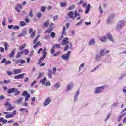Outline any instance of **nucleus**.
Instances as JSON below:
<instances>
[{"label": "nucleus", "instance_id": "63", "mask_svg": "<svg viewBox=\"0 0 126 126\" xmlns=\"http://www.w3.org/2000/svg\"><path fill=\"white\" fill-rule=\"evenodd\" d=\"M7 75H8L9 76H10V75H12V72L11 71H8L7 72Z\"/></svg>", "mask_w": 126, "mask_h": 126}, {"label": "nucleus", "instance_id": "19", "mask_svg": "<svg viewBox=\"0 0 126 126\" xmlns=\"http://www.w3.org/2000/svg\"><path fill=\"white\" fill-rule=\"evenodd\" d=\"M16 50V48L12 50L11 53H10L9 54L10 58H13V57L14 56V52H15Z\"/></svg>", "mask_w": 126, "mask_h": 126}, {"label": "nucleus", "instance_id": "29", "mask_svg": "<svg viewBox=\"0 0 126 126\" xmlns=\"http://www.w3.org/2000/svg\"><path fill=\"white\" fill-rule=\"evenodd\" d=\"M61 48V45L60 44H55L53 45V48L54 49H59Z\"/></svg>", "mask_w": 126, "mask_h": 126}, {"label": "nucleus", "instance_id": "57", "mask_svg": "<svg viewBox=\"0 0 126 126\" xmlns=\"http://www.w3.org/2000/svg\"><path fill=\"white\" fill-rule=\"evenodd\" d=\"M46 10V7L42 6L41 7V11L42 12H45V11Z\"/></svg>", "mask_w": 126, "mask_h": 126}, {"label": "nucleus", "instance_id": "32", "mask_svg": "<svg viewBox=\"0 0 126 126\" xmlns=\"http://www.w3.org/2000/svg\"><path fill=\"white\" fill-rule=\"evenodd\" d=\"M18 75L19 76V78L20 79H22V78H23V77H24V75H25V73L20 74Z\"/></svg>", "mask_w": 126, "mask_h": 126}, {"label": "nucleus", "instance_id": "60", "mask_svg": "<svg viewBox=\"0 0 126 126\" xmlns=\"http://www.w3.org/2000/svg\"><path fill=\"white\" fill-rule=\"evenodd\" d=\"M10 63H11V61H10V60H9L5 63V64H6V65H7V64H10Z\"/></svg>", "mask_w": 126, "mask_h": 126}, {"label": "nucleus", "instance_id": "41", "mask_svg": "<svg viewBox=\"0 0 126 126\" xmlns=\"http://www.w3.org/2000/svg\"><path fill=\"white\" fill-rule=\"evenodd\" d=\"M40 37V35H38L36 38L33 40V44H36L37 43V41H38V39Z\"/></svg>", "mask_w": 126, "mask_h": 126}, {"label": "nucleus", "instance_id": "64", "mask_svg": "<svg viewBox=\"0 0 126 126\" xmlns=\"http://www.w3.org/2000/svg\"><path fill=\"white\" fill-rule=\"evenodd\" d=\"M123 92H124V93L125 94H126V87H125L123 88Z\"/></svg>", "mask_w": 126, "mask_h": 126}, {"label": "nucleus", "instance_id": "54", "mask_svg": "<svg viewBox=\"0 0 126 126\" xmlns=\"http://www.w3.org/2000/svg\"><path fill=\"white\" fill-rule=\"evenodd\" d=\"M51 37L53 38H55V36H56V34L54 32H52L50 35Z\"/></svg>", "mask_w": 126, "mask_h": 126}, {"label": "nucleus", "instance_id": "2", "mask_svg": "<svg viewBox=\"0 0 126 126\" xmlns=\"http://www.w3.org/2000/svg\"><path fill=\"white\" fill-rule=\"evenodd\" d=\"M114 18L115 14L114 13H110V15L108 16V18L107 19V24H112L113 23V21L114 20Z\"/></svg>", "mask_w": 126, "mask_h": 126}, {"label": "nucleus", "instance_id": "3", "mask_svg": "<svg viewBox=\"0 0 126 126\" xmlns=\"http://www.w3.org/2000/svg\"><path fill=\"white\" fill-rule=\"evenodd\" d=\"M106 88V86H102L100 87H97L95 88V90L94 91L95 94H99V93H101L102 92L103 90Z\"/></svg>", "mask_w": 126, "mask_h": 126}, {"label": "nucleus", "instance_id": "34", "mask_svg": "<svg viewBox=\"0 0 126 126\" xmlns=\"http://www.w3.org/2000/svg\"><path fill=\"white\" fill-rule=\"evenodd\" d=\"M28 94H29V93H28L27 92V91H25L23 92V94H22V96H28Z\"/></svg>", "mask_w": 126, "mask_h": 126}, {"label": "nucleus", "instance_id": "6", "mask_svg": "<svg viewBox=\"0 0 126 126\" xmlns=\"http://www.w3.org/2000/svg\"><path fill=\"white\" fill-rule=\"evenodd\" d=\"M43 56L38 60V64H41V63H42V61H44V59H45L46 56H47V51L43 50Z\"/></svg>", "mask_w": 126, "mask_h": 126}, {"label": "nucleus", "instance_id": "26", "mask_svg": "<svg viewBox=\"0 0 126 126\" xmlns=\"http://www.w3.org/2000/svg\"><path fill=\"white\" fill-rule=\"evenodd\" d=\"M20 25L21 27H23V26L26 25V23L24 21H20Z\"/></svg>", "mask_w": 126, "mask_h": 126}, {"label": "nucleus", "instance_id": "16", "mask_svg": "<svg viewBox=\"0 0 126 126\" xmlns=\"http://www.w3.org/2000/svg\"><path fill=\"white\" fill-rule=\"evenodd\" d=\"M54 87L55 89H58V88H60L61 87V83L60 82H57L54 84Z\"/></svg>", "mask_w": 126, "mask_h": 126}, {"label": "nucleus", "instance_id": "61", "mask_svg": "<svg viewBox=\"0 0 126 126\" xmlns=\"http://www.w3.org/2000/svg\"><path fill=\"white\" fill-rule=\"evenodd\" d=\"M13 29L17 30V29H19V27L18 26H15L13 27Z\"/></svg>", "mask_w": 126, "mask_h": 126}, {"label": "nucleus", "instance_id": "15", "mask_svg": "<svg viewBox=\"0 0 126 126\" xmlns=\"http://www.w3.org/2000/svg\"><path fill=\"white\" fill-rule=\"evenodd\" d=\"M95 39L94 38L91 39L89 42L90 46H94L95 45Z\"/></svg>", "mask_w": 126, "mask_h": 126}, {"label": "nucleus", "instance_id": "45", "mask_svg": "<svg viewBox=\"0 0 126 126\" xmlns=\"http://www.w3.org/2000/svg\"><path fill=\"white\" fill-rule=\"evenodd\" d=\"M26 46V44H23V45L22 46H20L19 47V49L20 50H23V49H24V48H25V47Z\"/></svg>", "mask_w": 126, "mask_h": 126}, {"label": "nucleus", "instance_id": "4", "mask_svg": "<svg viewBox=\"0 0 126 126\" xmlns=\"http://www.w3.org/2000/svg\"><path fill=\"white\" fill-rule=\"evenodd\" d=\"M68 40H69V38H68V37L65 38L62 40V43H61V45H62V46H65V45H67V44H69V45H70V49H71L72 48V45L71 44V43H70L69 41H68Z\"/></svg>", "mask_w": 126, "mask_h": 126}, {"label": "nucleus", "instance_id": "58", "mask_svg": "<svg viewBox=\"0 0 126 126\" xmlns=\"http://www.w3.org/2000/svg\"><path fill=\"white\" fill-rule=\"evenodd\" d=\"M11 81V80H6L4 81V83H10V82Z\"/></svg>", "mask_w": 126, "mask_h": 126}, {"label": "nucleus", "instance_id": "53", "mask_svg": "<svg viewBox=\"0 0 126 126\" xmlns=\"http://www.w3.org/2000/svg\"><path fill=\"white\" fill-rule=\"evenodd\" d=\"M5 99V97L4 95L0 96V101H2V100H4Z\"/></svg>", "mask_w": 126, "mask_h": 126}, {"label": "nucleus", "instance_id": "27", "mask_svg": "<svg viewBox=\"0 0 126 126\" xmlns=\"http://www.w3.org/2000/svg\"><path fill=\"white\" fill-rule=\"evenodd\" d=\"M23 54V51L19 52L17 53L16 58H20L21 55Z\"/></svg>", "mask_w": 126, "mask_h": 126}, {"label": "nucleus", "instance_id": "35", "mask_svg": "<svg viewBox=\"0 0 126 126\" xmlns=\"http://www.w3.org/2000/svg\"><path fill=\"white\" fill-rule=\"evenodd\" d=\"M29 98H30V94H28V95L26 96L25 98V102H27V101H28V100H29Z\"/></svg>", "mask_w": 126, "mask_h": 126}, {"label": "nucleus", "instance_id": "51", "mask_svg": "<svg viewBox=\"0 0 126 126\" xmlns=\"http://www.w3.org/2000/svg\"><path fill=\"white\" fill-rule=\"evenodd\" d=\"M5 21H6L5 17H4L2 23L3 26H5Z\"/></svg>", "mask_w": 126, "mask_h": 126}, {"label": "nucleus", "instance_id": "9", "mask_svg": "<svg viewBox=\"0 0 126 126\" xmlns=\"http://www.w3.org/2000/svg\"><path fill=\"white\" fill-rule=\"evenodd\" d=\"M79 93H80V92L79 91V90H78L76 93L74 95V102H76V101H77V99L78 98V96H79Z\"/></svg>", "mask_w": 126, "mask_h": 126}, {"label": "nucleus", "instance_id": "13", "mask_svg": "<svg viewBox=\"0 0 126 126\" xmlns=\"http://www.w3.org/2000/svg\"><path fill=\"white\" fill-rule=\"evenodd\" d=\"M72 88H73V83H70L67 86V90H66V91H69V90H70L71 89H72Z\"/></svg>", "mask_w": 126, "mask_h": 126}, {"label": "nucleus", "instance_id": "36", "mask_svg": "<svg viewBox=\"0 0 126 126\" xmlns=\"http://www.w3.org/2000/svg\"><path fill=\"white\" fill-rule=\"evenodd\" d=\"M65 35H66V32L64 31H63L61 39H63V36H65Z\"/></svg>", "mask_w": 126, "mask_h": 126}, {"label": "nucleus", "instance_id": "49", "mask_svg": "<svg viewBox=\"0 0 126 126\" xmlns=\"http://www.w3.org/2000/svg\"><path fill=\"white\" fill-rule=\"evenodd\" d=\"M36 82H37L36 81H33L32 83L30 86V87H32V86H34V85H35V84L36 83Z\"/></svg>", "mask_w": 126, "mask_h": 126}, {"label": "nucleus", "instance_id": "42", "mask_svg": "<svg viewBox=\"0 0 126 126\" xmlns=\"http://www.w3.org/2000/svg\"><path fill=\"white\" fill-rule=\"evenodd\" d=\"M74 7H75V5H72L71 6H70V7L68 8V10H72L74 9Z\"/></svg>", "mask_w": 126, "mask_h": 126}, {"label": "nucleus", "instance_id": "21", "mask_svg": "<svg viewBox=\"0 0 126 126\" xmlns=\"http://www.w3.org/2000/svg\"><path fill=\"white\" fill-rule=\"evenodd\" d=\"M74 13L73 11H70L68 13V16H69L70 18H73V15Z\"/></svg>", "mask_w": 126, "mask_h": 126}, {"label": "nucleus", "instance_id": "30", "mask_svg": "<svg viewBox=\"0 0 126 126\" xmlns=\"http://www.w3.org/2000/svg\"><path fill=\"white\" fill-rule=\"evenodd\" d=\"M20 112H25L26 113H28V110L26 109V108H21L19 109Z\"/></svg>", "mask_w": 126, "mask_h": 126}, {"label": "nucleus", "instance_id": "12", "mask_svg": "<svg viewBox=\"0 0 126 126\" xmlns=\"http://www.w3.org/2000/svg\"><path fill=\"white\" fill-rule=\"evenodd\" d=\"M13 74L16 75L19 73H21V69H15L13 71Z\"/></svg>", "mask_w": 126, "mask_h": 126}, {"label": "nucleus", "instance_id": "37", "mask_svg": "<svg viewBox=\"0 0 126 126\" xmlns=\"http://www.w3.org/2000/svg\"><path fill=\"white\" fill-rule=\"evenodd\" d=\"M4 47H5V50L6 51H7V47H9V45H8V44H7V42H4Z\"/></svg>", "mask_w": 126, "mask_h": 126}, {"label": "nucleus", "instance_id": "38", "mask_svg": "<svg viewBox=\"0 0 126 126\" xmlns=\"http://www.w3.org/2000/svg\"><path fill=\"white\" fill-rule=\"evenodd\" d=\"M49 23H50V21L47 20L46 22H45V23H44V25L45 27H47V26H49Z\"/></svg>", "mask_w": 126, "mask_h": 126}, {"label": "nucleus", "instance_id": "25", "mask_svg": "<svg viewBox=\"0 0 126 126\" xmlns=\"http://www.w3.org/2000/svg\"><path fill=\"white\" fill-rule=\"evenodd\" d=\"M61 7H64V6H67V4L65 2H60Z\"/></svg>", "mask_w": 126, "mask_h": 126}, {"label": "nucleus", "instance_id": "5", "mask_svg": "<svg viewBox=\"0 0 126 126\" xmlns=\"http://www.w3.org/2000/svg\"><path fill=\"white\" fill-rule=\"evenodd\" d=\"M125 24L126 23L124 22V21H120L117 24L116 27V30H117V31H119V30H121L122 27H124V26Z\"/></svg>", "mask_w": 126, "mask_h": 126}, {"label": "nucleus", "instance_id": "1", "mask_svg": "<svg viewBox=\"0 0 126 126\" xmlns=\"http://www.w3.org/2000/svg\"><path fill=\"white\" fill-rule=\"evenodd\" d=\"M109 39L111 42H114V38H113V36L110 34H107L106 36H102L99 37V40L103 42V43H105V42H107V40Z\"/></svg>", "mask_w": 126, "mask_h": 126}, {"label": "nucleus", "instance_id": "10", "mask_svg": "<svg viewBox=\"0 0 126 126\" xmlns=\"http://www.w3.org/2000/svg\"><path fill=\"white\" fill-rule=\"evenodd\" d=\"M54 27H55V24L52 23L50 28L45 31V33H50V32L53 30Z\"/></svg>", "mask_w": 126, "mask_h": 126}, {"label": "nucleus", "instance_id": "23", "mask_svg": "<svg viewBox=\"0 0 126 126\" xmlns=\"http://www.w3.org/2000/svg\"><path fill=\"white\" fill-rule=\"evenodd\" d=\"M90 10V4H88V6L86 7V11H85V13L87 14L89 12V11Z\"/></svg>", "mask_w": 126, "mask_h": 126}, {"label": "nucleus", "instance_id": "39", "mask_svg": "<svg viewBox=\"0 0 126 126\" xmlns=\"http://www.w3.org/2000/svg\"><path fill=\"white\" fill-rule=\"evenodd\" d=\"M45 75V73H40L39 76L37 77V78H41V77H43Z\"/></svg>", "mask_w": 126, "mask_h": 126}, {"label": "nucleus", "instance_id": "14", "mask_svg": "<svg viewBox=\"0 0 126 126\" xmlns=\"http://www.w3.org/2000/svg\"><path fill=\"white\" fill-rule=\"evenodd\" d=\"M14 91H15V92H16V91H17V89L14 88L9 89L8 90L7 92H8V93H9V94H10V93H12V92H14Z\"/></svg>", "mask_w": 126, "mask_h": 126}, {"label": "nucleus", "instance_id": "48", "mask_svg": "<svg viewBox=\"0 0 126 126\" xmlns=\"http://www.w3.org/2000/svg\"><path fill=\"white\" fill-rule=\"evenodd\" d=\"M36 16H37L38 18H40V17H42V13L41 12L37 13Z\"/></svg>", "mask_w": 126, "mask_h": 126}, {"label": "nucleus", "instance_id": "44", "mask_svg": "<svg viewBox=\"0 0 126 126\" xmlns=\"http://www.w3.org/2000/svg\"><path fill=\"white\" fill-rule=\"evenodd\" d=\"M83 22V20H81L79 22H78L76 24V26H78V25H81V24H82Z\"/></svg>", "mask_w": 126, "mask_h": 126}, {"label": "nucleus", "instance_id": "31", "mask_svg": "<svg viewBox=\"0 0 126 126\" xmlns=\"http://www.w3.org/2000/svg\"><path fill=\"white\" fill-rule=\"evenodd\" d=\"M85 66V64L84 63L81 64L79 66V71H80V70H81V69L83 68V67H84Z\"/></svg>", "mask_w": 126, "mask_h": 126}, {"label": "nucleus", "instance_id": "55", "mask_svg": "<svg viewBox=\"0 0 126 126\" xmlns=\"http://www.w3.org/2000/svg\"><path fill=\"white\" fill-rule=\"evenodd\" d=\"M36 33V31H34V32H32V33L31 35V38H33L34 37H35V34Z\"/></svg>", "mask_w": 126, "mask_h": 126}, {"label": "nucleus", "instance_id": "20", "mask_svg": "<svg viewBox=\"0 0 126 126\" xmlns=\"http://www.w3.org/2000/svg\"><path fill=\"white\" fill-rule=\"evenodd\" d=\"M48 76L50 79H52L53 78V76L52 75V70H49L48 73Z\"/></svg>", "mask_w": 126, "mask_h": 126}, {"label": "nucleus", "instance_id": "43", "mask_svg": "<svg viewBox=\"0 0 126 126\" xmlns=\"http://www.w3.org/2000/svg\"><path fill=\"white\" fill-rule=\"evenodd\" d=\"M4 105L6 106V107H10L11 106V104H10V103L9 102H6L5 103Z\"/></svg>", "mask_w": 126, "mask_h": 126}, {"label": "nucleus", "instance_id": "59", "mask_svg": "<svg viewBox=\"0 0 126 126\" xmlns=\"http://www.w3.org/2000/svg\"><path fill=\"white\" fill-rule=\"evenodd\" d=\"M29 16L33 17V11H31L29 13Z\"/></svg>", "mask_w": 126, "mask_h": 126}, {"label": "nucleus", "instance_id": "40", "mask_svg": "<svg viewBox=\"0 0 126 126\" xmlns=\"http://www.w3.org/2000/svg\"><path fill=\"white\" fill-rule=\"evenodd\" d=\"M15 108V107H14V106H10V107H8V108L7 109V111H12V110H13V109H14Z\"/></svg>", "mask_w": 126, "mask_h": 126}, {"label": "nucleus", "instance_id": "7", "mask_svg": "<svg viewBox=\"0 0 126 126\" xmlns=\"http://www.w3.org/2000/svg\"><path fill=\"white\" fill-rule=\"evenodd\" d=\"M70 51H68L66 54H63L61 56L62 59L63 60H64L65 61L69 59V57L70 56Z\"/></svg>", "mask_w": 126, "mask_h": 126}, {"label": "nucleus", "instance_id": "24", "mask_svg": "<svg viewBox=\"0 0 126 126\" xmlns=\"http://www.w3.org/2000/svg\"><path fill=\"white\" fill-rule=\"evenodd\" d=\"M78 18H77V20H79V19H80V15L77 12V11H76L75 12V17H77Z\"/></svg>", "mask_w": 126, "mask_h": 126}, {"label": "nucleus", "instance_id": "52", "mask_svg": "<svg viewBox=\"0 0 126 126\" xmlns=\"http://www.w3.org/2000/svg\"><path fill=\"white\" fill-rule=\"evenodd\" d=\"M44 84L45 86H50V85H51V82L48 81L46 82Z\"/></svg>", "mask_w": 126, "mask_h": 126}, {"label": "nucleus", "instance_id": "50", "mask_svg": "<svg viewBox=\"0 0 126 126\" xmlns=\"http://www.w3.org/2000/svg\"><path fill=\"white\" fill-rule=\"evenodd\" d=\"M69 48H70V46H69L68 45H67L64 48L65 52H66V51H67Z\"/></svg>", "mask_w": 126, "mask_h": 126}, {"label": "nucleus", "instance_id": "62", "mask_svg": "<svg viewBox=\"0 0 126 126\" xmlns=\"http://www.w3.org/2000/svg\"><path fill=\"white\" fill-rule=\"evenodd\" d=\"M58 17H59V16H58V15H56V16H54L53 20H54V21L57 20L58 19Z\"/></svg>", "mask_w": 126, "mask_h": 126}, {"label": "nucleus", "instance_id": "56", "mask_svg": "<svg viewBox=\"0 0 126 126\" xmlns=\"http://www.w3.org/2000/svg\"><path fill=\"white\" fill-rule=\"evenodd\" d=\"M118 106V103H114L112 105V108H116Z\"/></svg>", "mask_w": 126, "mask_h": 126}, {"label": "nucleus", "instance_id": "18", "mask_svg": "<svg viewBox=\"0 0 126 126\" xmlns=\"http://www.w3.org/2000/svg\"><path fill=\"white\" fill-rule=\"evenodd\" d=\"M46 80H47V78L44 77L43 79L40 80L39 83H41V84H42V85H44V84H45V83H46Z\"/></svg>", "mask_w": 126, "mask_h": 126}, {"label": "nucleus", "instance_id": "28", "mask_svg": "<svg viewBox=\"0 0 126 126\" xmlns=\"http://www.w3.org/2000/svg\"><path fill=\"white\" fill-rule=\"evenodd\" d=\"M106 53V49L102 50L100 52V55L101 56H103L105 55V54Z\"/></svg>", "mask_w": 126, "mask_h": 126}, {"label": "nucleus", "instance_id": "8", "mask_svg": "<svg viewBox=\"0 0 126 126\" xmlns=\"http://www.w3.org/2000/svg\"><path fill=\"white\" fill-rule=\"evenodd\" d=\"M51 101H52V98L51 97H48L44 101V103L43 104L44 107H47L50 103H51Z\"/></svg>", "mask_w": 126, "mask_h": 126}, {"label": "nucleus", "instance_id": "11", "mask_svg": "<svg viewBox=\"0 0 126 126\" xmlns=\"http://www.w3.org/2000/svg\"><path fill=\"white\" fill-rule=\"evenodd\" d=\"M20 9H22V5L19 3H18L17 4V6L15 7V10L17 11V12H20Z\"/></svg>", "mask_w": 126, "mask_h": 126}, {"label": "nucleus", "instance_id": "22", "mask_svg": "<svg viewBox=\"0 0 126 126\" xmlns=\"http://www.w3.org/2000/svg\"><path fill=\"white\" fill-rule=\"evenodd\" d=\"M14 117V115L12 114H9L6 115L5 118L6 119H10L11 118H13Z\"/></svg>", "mask_w": 126, "mask_h": 126}, {"label": "nucleus", "instance_id": "33", "mask_svg": "<svg viewBox=\"0 0 126 126\" xmlns=\"http://www.w3.org/2000/svg\"><path fill=\"white\" fill-rule=\"evenodd\" d=\"M101 56L100 54H97L96 58V61L99 62V61H100V60H101Z\"/></svg>", "mask_w": 126, "mask_h": 126}, {"label": "nucleus", "instance_id": "47", "mask_svg": "<svg viewBox=\"0 0 126 126\" xmlns=\"http://www.w3.org/2000/svg\"><path fill=\"white\" fill-rule=\"evenodd\" d=\"M56 71H57V68H53L52 70V73L54 75H56Z\"/></svg>", "mask_w": 126, "mask_h": 126}, {"label": "nucleus", "instance_id": "17", "mask_svg": "<svg viewBox=\"0 0 126 126\" xmlns=\"http://www.w3.org/2000/svg\"><path fill=\"white\" fill-rule=\"evenodd\" d=\"M22 100H23V97H21L18 99H17L15 103L16 104H20L22 102Z\"/></svg>", "mask_w": 126, "mask_h": 126}, {"label": "nucleus", "instance_id": "46", "mask_svg": "<svg viewBox=\"0 0 126 126\" xmlns=\"http://www.w3.org/2000/svg\"><path fill=\"white\" fill-rule=\"evenodd\" d=\"M23 53H25V55H28L29 53V50L28 49H25L23 51Z\"/></svg>", "mask_w": 126, "mask_h": 126}]
</instances>
